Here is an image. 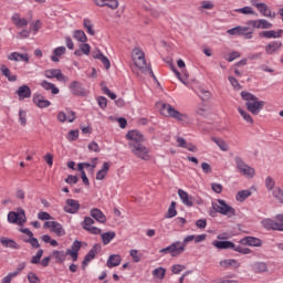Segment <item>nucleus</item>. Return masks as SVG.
Wrapping results in <instances>:
<instances>
[{
	"instance_id": "f257e3e1",
	"label": "nucleus",
	"mask_w": 283,
	"mask_h": 283,
	"mask_svg": "<svg viewBox=\"0 0 283 283\" xmlns=\"http://www.w3.org/2000/svg\"><path fill=\"white\" fill-rule=\"evenodd\" d=\"M126 138L128 142V147L132 151V154H134V156H136V158H140V160H151V155H149V148H147V146L143 145V143H145V136L143 135V133H140V130H129L126 134Z\"/></svg>"
},
{
	"instance_id": "f03ea898",
	"label": "nucleus",
	"mask_w": 283,
	"mask_h": 283,
	"mask_svg": "<svg viewBox=\"0 0 283 283\" xmlns=\"http://www.w3.org/2000/svg\"><path fill=\"white\" fill-rule=\"evenodd\" d=\"M132 56L136 67H138L142 74H148V76H151L154 81H158L154 74V71L151 70V64H147L145 53L140 49H134Z\"/></svg>"
},
{
	"instance_id": "7ed1b4c3",
	"label": "nucleus",
	"mask_w": 283,
	"mask_h": 283,
	"mask_svg": "<svg viewBox=\"0 0 283 283\" xmlns=\"http://www.w3.org/2000/svg\"><path fill=\"white\" fill-rule=\"evenodd\" d=\"M241 97L245 101L248 112H251L253 116H258V114L264 109V101H260L258 96L251 94L250 92L242 91Z\"/></svg>"
},
{
	"instance_id": "20e7f679",
	"label": "nucleus",
	"mask_w": 283,
	"mask_h": 283,
	"mask_svg": "<svg viewBox=\"0 0 283 283\" xmlns=\"http://www.w3.org/2000/svg\"><path fill=\"white\" fill-rule=\"evenodd\" d=\"M213 211H210V216L212 218L216 217V213H221L222 216H228V218H233L235 216V209L227 203V201L222 199H218L217 202H212Z\"/></svg>"
},
{
	"instance_id": "39448f33",
	"label": "nucleus",
	"mask_w": 283,
	"mask_h": 283,
	"mask_svg": "<svg viewBox=\"0 0 283 283\" xmlns=\"http://www.w3.org/2000/svg\"><path fill=\"white\" fill-rule=\"evenodd\" d=\"M160 114L167 116L168 118H175L178 123H185L189 117L174 108L170 104H163L160 108Z\"/></svg>"
},
{
	"instance_id": "423d86ee",
	"label": "nucleus",
	"mask_w": 283,
	"mask_h": 283,
	"mask_svg": "<svg viewBox=\"0 0 283 283\" xmlns=\"http://www.w3.org/2000/svg\"><path fill=\"white\" fill-rule=\"evenodd\" d=\"M212 244L216 247V249H231L232 251H237V253H241L242 255H249V253H251V249L243 248L242 245H235V243L231 241H213Z\"/></svg>"
},
{
	"instance_id": "0eeeda50",
	"label": "nucleus",
	"mask_w": 283,
	"mask_h": 283,
	"mask_svg": "<svg viewBox=\"0 0 283 283\" xmlns=\"http://www.w3.org/2000/svg\"><path fill=\"white\" fill-rule=\"evenodd\" d=\"M234 160L239 174H242V176H247V178H253V176H255V169L247 165V163L242 160V157H235Z\"/></svg>"
},
{
	"instance_id": "6e6552de",
	"label": "nucleus",
	"mask_w": 283,
	"mask_h": 283,
	"mask_svg": "<svg viewBox=\"0 0 283 283\" xmlns=\"http://www.w3.org/2000/svg\"><path fill=\"white\" fill-rule=\"evenodd\" d=\"M27 221L28 219L25 218V210L22 208H20L18 212L10 211L8 213V222H10V224H19L21 227L25 224Z\"/></svg>"
},
{
	"instance_id": "1a4fd4ad",
	"label": "nucleus",
	"mask_w": 283,
	"mask_h": 283,
	"mask_svg": "<svg viewBox=\"0 0 283 283\" xmlns=\"http://www.w3.org/2000/svg\"><path fill=\"white\" fill-rule=\"evenodd\" d=\"M159 253H170L171 258H178L185 253V248L180 247V241H175L167 248L159 250Z\"/></svg>"
},
{
	"instance_id": "9d476101",
	"label": "nucleus",
	"mask_w": 283,
	"mask_h": 283,
	"mask_svg": "<svg viewBox=\"0 0 283 283\" xmlns=\"http://www.w3.org/2000/svg\"><path fill=\"white\" fill-rule=\"evenodd\" d=\"M101 252V244H94L93 248L88 251V253L84 256L82 262V269L85 271L87 264H90L91 260H94L96 255Z\"/></svg>"
},
{
	"instance_id": "9b49d317",
	"label": "nucleus",
	"mask_w": 283,
	"mask_h": 283,
	"mask_svg": "<svg viewBox=\"0 0 283 283\" xmlns=\"http://www.w3.org/2000/svg\"><path fill=\"white\" fill-rule=\"evenodd\" d=\"M248 25L256 28V30H271V28H273V23L269 22L266 19L250 20Z\"/></svg>"
},
{
	"instance_id": "f8f14e48",
	"label": "nucleus",
	"mask_w": 283,
	"mask_h": 283,
	"mask_svg": "<svg viewBox=\"0 0 283 283\" xmlns=\"http://www.w3.org/2000/svg\"><path fill=\"white\" fill-rule=\"evenodd\" d=\"M69 87L74 96H87V94L85 93V88L78 81H73Z\"/></svg>"
},
{
	"instance_id": "ddd939ff",
	"label": "nucleus",
	"mask_w": 283,
	"mask_h": 283,
	"mask_svg": "<svg viewBox=\"0 0 283 283\" xmlns=\"http://www.w3.org/2000/svg\"><path fill=\"white\" fill-rule=\"evenodd\" d=\"M44 76L46 78H56L57 81H65V75L60 69H50L44 71Z\"/></svg>"
},
{
	"instance_id": "4468645a",
	"label": "nucleus",
	"mask_w": 283,
	"mask_h": 283,
	"mask_svg": "<svg viewBox=\"0 0 283 283\" xmlns=\"http://www.w3.org/2000/svg\"><path fill=\"white\" fill-rule=\"evenodd\" d=\"M81 209V203L74 199H67L64 206L65 213H76Z\"/></svg>"
},
{
	"instance_id": "2eb2a0df",
	"label": "nucleus",
	"mask_w": 283,
	"mask_h": 283,
	"mask_svg": "<svg viewBox=\"0 0 283 283\" xmlns=\"http://www.w3.org/2000/svg\"><path fill=\"white\" fill-rule=\"evenodd\" d=\"M283 30L280 29L277 31L270 30V31H261L259 33L260 39H282Z\"/></svg>"
},
{
	"instance_id": "dca6fc26",
	"label": "nucleus",
	"mask_w": 283,
	"mask_h": 283,
	"mask_svg": "<svg viewBox=\"0 0 283 283\" xmlns=\"http://www.w3.org/2000/svg\"><path fill=\"white\" fill-rule=\"evenodd\" d=\"M8 61H14L15 63L19 61H24V63H30V55L28 53H19L12 52L7 56Z\"/></svg>"
},
{
	"instance_id": "f3484780",
	"label": "nucleus",
	"mask_w": 283,
	"mask_h": 283,
	"mask_svg": "<svg viewBox=\"0 0 283 283\" xmlns=\"http://www.w3.org/2000/svg\"><path fill=\"white\" fill-rule=\"evenodd\" d=\"M11 21L15 28L21 30L22 28H28V20L25 18H21V14L19 13H13L11 17Z\"/></svg>"
},
{
	"instance_id": "a211bd4d",
	"label": "nucleus",
	"mask_w": 283,
	"mask_h": 283,
	"mask_svg": "<svg viewBox=\"0 0 283 283\" xmlns=\"http://www.w3.org/2000/svg\"><path fill=\"white\" fill-rule=\"evenodd\" d=\"M220 266H222V269H233L235 271L240 269L242 264L235 259H228L220 261Z\"/></svg>"
},
{
	"instance_id": "6ab92c4d",
	"label": "nucleus",
	"mask_w": 283,
	"mask_h": 283,
	"mask_svg": "<svg viewBox=\"0 0 283 283\" xmlns=\"http://www.w3.org/2000/svg\"><path fill=\"white\" fill-rule=\"evenodd\" d=\"M91 216L96 220V222H99L101 224H105L107 222V217H105V213L101 211L98 208H93L90 211Z\"/></svg>"
},
{
	"instance_id": "aec40b11",
	"label": "nucleus",
	"mask_w": 283,
	"mask_h": 283,
	"mask_svg": "<svg viewBox=\"0 0 283 283\" xmlns=\"http://www.w3.org/2000/svg\"><path fill=\"white\" fill-rule=\"evenodd\" d=\"M33 103L34 105H36V107H40L41 109H43L44 107H50V105L52 104L41 94L33 95Z\"/></svg>"
},
{
	"instance_id": "412c9836",
	"label": "nucleus",
	"mask_w": 283,
	"mask_h": 283,
	"mask_svg": "<svg viewBox=\"0 0 283 283\" xmlns=\"http://www.w3.org/2000/svg\"><path fill=\"white\" fill-rule=\"evenodd\" d=\"M240 244L244 247H260L262 244V240L254 237H245L240 240Z\"/></svg>"
},
{
	"instance_id": "4be33fe9",
	"label": "nucleus",
	"mask_w": 283,
	"mask_h": 283,
	"mask_svg": "<svg viewBox=\"0 0 283 283\" xmlns=\"http://www.w3.org/2000/svg\"><path fill=\"white\" fill-rule=\"evenodd\" d=\"M120 262H123L120 254H111L107 259L106 266L114 269V266H120Z\"/></svg>"
},
{
	"instance_id": "5701e85b",
	"label": "nucleus",
	"mask_w": 283,
	"mask_h": 283,
	"mask_svg": "<svg viewBox=\"0 0 283 283\" xmlns=\"http://www.w3.org/2000/svg\"><path fill=\"white\" fill-rule=\"evenodd\" d=\"M282 49V42L280 41H272L268 45H265V52L266 54H275V52H280Z\"/></svg>"
},
{
	"instance_id": "b1692460",
	"label": "nucleus",
	"mask_w": 283,
	"mask_h": 283,
	"mask_svg": "<svg viewBox=\"0 0 283 283\" xmlns=\"http://www.w3.org/2000/svg\"><path fill=\"white\" fill-rule=\"evenodd\" d=\"M17 94L19 96V101H23V98H30V96H32V90H30V86L24 84L18 88Z\"/></svg>"
},
{
	"instance_id": "393cba45",
	"label": "nucleus",
	"mask_w": 283,
	"mask_h": 283,
	"mask_svg": "<svg viewBox=\"0 0 283 283\" xmlns=\"http://www.w3.org/2000/svg\"><path fill=\"white\" fill-rule=\"evenodd\" d=\"M262 226L264 229L271 230L272 231H282L283 228L280 227V223L276 221H273V219H265L262 221Z\"/></svg>"
},
{
	"instance_id": "a878e982",
	"label": "nucleus",
	"mask_w": 283,
	"mask_h": 283,
	"mask_svg": "<svg viewBox=\"0 0 283 283\" xmlns=\"http://www.w3.org/2000/svg\"><path fill=\"white\" fill-rule=\"evenodd\" d=\"M93 59H97V61H101L105 70H109V67H112V63L109 62V59L105 56L103 53H101V51L93 53Z\"/></svg>"
},
{
	"instance_id": "bb28decb",
	"label": "nucleus",
	"mask_w": 283,
	"mask_h": 283,
	"mask_svg": "<svg viewBox=\"0 0 283 283\" xmlns=\"http://www.w3.org/2000/svg\"><path fill=\"white\" fill-rule=\"evenodd\" d=\"M178 196L186 207H193V201H191V197L187 191L178 189Z\"/></svg>"
},
{
	"instance_id": "cd10ccee",
	"label": "nucleus",
	"mask_w": 283,
	"mask_h": 283,
	"mask_svg": "<svg viewBox=\"0 0 283 283\" xmlns=\"http://www.w3.org/2000/svg\"><path fill=\"white\" fill-rule=\"evenodd\" d=\"M0 243L2 244V247H6V249H21V245H19L17 241L8 239L6 237H2L0 239Z\"/></svg>"
},
{
	"instance_id": "c85d7f7f",
	"label": "nucleus",
	"mask_w": 283,
	"mask_h": 283,
	"mask_svg": "<svg viewBox=\"0 0 283 283\" xmlns=\"http://www.w3.org/2000/svg\"><path fill=\"white\" fill-rule=\"evenodd\" d=\"M52 258L55 259V263H56V264H63V263L65 262V260H66L67 256H66L65 251L55 250V251H53V253H52Z\"/></svg>"
},
{
	"instance_id": "c756f323",
	"label": "nucleus",
	"mask_w": 283,
	"mask_h": 283,
	"mask_svg": "<svg viewBox=\"0 0 283 283\" xmlns=\"http://www.w3.org/2000/svg\"><path fill=\"white\" fill-rule=\"evenodd\" d=\"M41 87H43V90H45L46 92H52V94H59V87H56V85H54L53 83H50L48 81H42L40 83Z\"/></svg>"
},
{
	"instance_id": "7c9ffc66",
	"label": "nucleus",
	"mask_w": 283,
	"mask_h": 283,
	"mask_svg": "<svg viewBox=\"0 0 283 283\" xmlns=\"http://www.w3.org/2000/svg\"><path fill=\"white\" fill-rule=\"evenodd\" d=\"M51 231L56 234L59 238L65 235V229H63V226L56 221H53V224L51 227Z\"/></svg>"
},
{
	"instance_id": "2f4dec72",
	"label": "nucleus",
	"mask_w": 283,
	"mask_h": 283,
	"mask_svg": "<svg viewBox=\"0 0 283 283\" xmlns=\"http://www.w3.org/2000/svg\"><path fill=\"white\" fill-rule=\"evenodd\" d=\"M109 171V163L105 161L101 170L96 174V180H105V176Z\"/></svg>"
},
{
	"instance_id": "473e14b6",
	"label": "nucleus",
	"mask_w": 283,
	"mask_h": 283,
	"mask_svg": "<svg viewBox=\"0 0 283 283\" xmlns=\"http://www.w3.org/2000/svg\"><path fill=\"white\" fill-rule=\"evenodd\" d=\"M0 72L2 73L3 76H6V78H8V81L10 82L17 81V75H12V72H10V69H8L6 64H2L0 66Z\"/></svg>"
},
{
	"instance_id": "72a5a7b5",
	"label": "nucleus",
	"mask_w": 283,
	"mask_h": 283,
	"mask_svg": "<svg viewBox=\"0 0 283 283\" xmlns=\"http://www.w3.org/2000/svg\"><path fill=\"white\" fill-rule=\"evenodd\" d=\"M63 54H65V46L54 49L51 61H53V63H59V56H63Z\"/></svg>"
},
{
	"instance_id": "f704fd0d",
	"label": "nucleus",
	"mask_w": 283,
	"mask_h": 283,
	"mask_svg": "<svg viewBox=\"0 0 283 283\" xmlns=\"http://www.w3.org/2000/svg\"><path fill=\"white\" fill-rule=\"evenodd\" d=\"M101 238H102L103 244H105V245L109 244V242H112L113 239L116 238V232H114V231L104 232V233H102Z\"/></svg>"
},
{
	"instance_id": "c9c22d12",
	"label": "nucleus",
	"mask_w": 283,
	"mask_h": 283,
	"mask_svg": "<svg viewBox=\"0 0 283 283\" xmlns=\"http://www.w3.org/2000/svg\"><path fill=\"white\" fill-rule=\"evenodd\" d=\"M73 36L80 43H86L87 42V35L85 34V31H83V30H75L73 32Z\"/></svg>"
},
{
	"instance_id": "e433bc0d",
	"label": "nucleus",
	"mask_w": 283,
	"mask_h": 283,
	"mask_svg": "<svg viewBox=\"0 0 283 283\" xmlns=\"http://www.w3.org/2000/svg\"><path fill=\"white\" fill-rule=\"evenodd\" d=\"M254 273H269V265L265 262H256L254 264Z\"/></svg>"
},
{
	"instance_id": "4c0bfd02",
	"label": "nucleus",
	"mask_w": 283,
	"mask_h": 283,
	"mask_svg": "<svg viewBox=\"0 0 283 283\" xmlns=\"http://www.w3.org/2000/svg\"><path fill=\"white\" fill-rule=\"evenodd\" d=\"M251 193V190H241L237 193L235 199L238 202H244V200H247V198H249Z\"/></svg>"
},
{
	"instance_id": "58836bf2",
	"label": "nucleus",
	"mask_w": 283,
	"mask_h": 283,
	"mask_svg": "<svg viewBox=\"0 0 283 283\" xmlns=\"http://www.w3.org/2000/svg\"><path fill=\"white\" fill-rule=\"evenodd\" d=\"M178 211L176 210V201H171L165 218H176Z\"/></svg>"
},
{
	"instance_id": "ea45409f",
	"label": "nucleus",
	"mask_w": 283,
	"mask_h": 283,
	"mask_svg": "<svg viewBox=\"0 0 283 283\" xmlns=\"http://www.w3.org/2000/svg\"><path fill=\"white\" fill-rule=\"evenodd\" d=\"M83 25L87 31V34H91V36H94V34H96V31H94V25L92 24V21L90 19H85Z\"/></svg>"
},
{
	"instance_id": "a19ab883",
	"label": "nucleus",
	"mask_w": 283,
	"mask_h": 283,
	"mask_svg": "<svg viewBox=\"0 0 283 283\" xmlns=\"http://www.w3.org/2000/svg\"><path fill=\"white\" fill-rule=\"evenodd\" d=\"M273 198H275V200H279V202H281V205H283V189L280 187H275L273 189L272 192Z\"/></svg>"
},
{
	"instance_id": "79ce46f5",
	"label": "nucleus",
	"mask_w": 283,
	"mask_h": 283,
	"mask_svg": "<svg viewBox=\"0 0 283 283\" xmlns=\"http://www.w3.org/2000/svg\"><path fill=\"white\" fill-rule=\"evenodd\" d=\"M23 242H27V244H31L33 249H40L41 243H39V239L34 238V235L29 237V239H24Z\"/></svg>"
},
{
	"instance_id": "37998d69",
	"label": "nucleus",
	"mask_w": 283,
	"mask_h": 283,
	"mask_svg": "<svg viewBox=\"0 0 283 283\" xmlns=\"http://www.w3.org/2000/svg\"><path fill=\"white\" fill-rule=\"evenodd\" d=\"M212 142L218 145L221 151H229V145L224 140L212 137Z\"/></svg>"
},
{
	"instance_id": "c03bdc74",
	"label": "nucleus",
	"mask_w": 283,
	"mask_h": 283,
	"mask_svg": "<svg viewBox=\"0 0 283 283\" xmlns=\"http://www.w3.org/2000/svg\"><path fill=\"white\" fill-rule=\"evenodd\" d=\"M238 112L242 116L243 120H247V123H251V125H253V117H251L247 111L239 107Z\"/></svg>"
},
{
	"instance_id": "a18cd8bd",
	"label": "nucleus",
	"mask_w": 283,
	"mask_h": 283,
	"mask_svg": "<svg viewBox=\"0 0 283 283\" xmlns=\"http://www.w3.org/2000/svg\"><path fill=\"white\" fill-rule=\"evenodd\" d=\"M167 273V270H165L164 268H157L153 271V275L155 277H158L159 280H164L165 275Z\"/></svg>"
},
{
	"instance_id": "49530a36",
	"label": "nucleus",
	"mask_w": 283,
	"mask_h": 283,
	"mask_svg": "<svg viewBox=\"0 0 283 283\" xmlns=\"http://www.w3.org/2000/svg\"><path fill=\"white\" fill-rule=\"evenodd\" d=\"M41 258H43V249L36 251V254L31 258V263L41 264Z\"/></svg>"
},
{
	"instance_id": "de8ad7c7",
	"label": "nucleus",
	"mask_w": 283,
	"mask_h": 283,
	"mask_svg": "<svg viewBox=\"0 0 283 283\" xmlns=\"http://www.w3.org/2000/svg\"><path fill=\"white\" fill-rule=\"evenodd\" d=\"M249 28L235 27L233 29L228 30V34L235 36V34H242V32H247Z\"/></svg>"
},
{
	"instance_id": "09e8293b",
	"label": "nucleus",
	"mask_w": 283,
	"mask_h": 283,
	"mask_svg": "<svg viewBox=\"0 0 283 283\" xmlns=\"http://www.w3.org/2000/svg\"><path fill=\"white\" fill-rule=\"evenodd\" d=\"M195 239H196V235L190 234L186 237L182 242L179 241V247H182L185 252L187 250V244H189V242H193Z\"/></svg>"
},
{
	"instance_id": "8fccbe9b",
	"label": "nucleus",
	"mask_w": 283,
	"mask_h": 283,
	"mask_svg": "<svg viewBox=\"0 0 283 283\" xmlns=\"http://www.w3.org/2000/svg\"><path fill=\"white\" fill-rule=\"evenodd\" d=\"M19 122H20V125H22V127H25V125H28L27 113L23 109L19 111Z\"/></svg>"
},
{
	"instance_id": "3c124183",
	"label": "nucleus",
	"mask_w": 283,
	"mask_h": 283,
	"mask_svg": "<svg viewBox=\"0 0 283 283\" xmlns=\"http://www.w3.org/2000/svg\"><path fill=\"white\" fill-rule=\"evenodd\" d=\"M256 9L261 12L263 17H265V14H269V12L271 11V9H269V6H266V3L264 2L256 4Z\"/></svg>"
},
{
	"instance_id": "603ef678",
	"label": "nucleus",
	"mask_w": 283,
	"mask_h": 283,
	"mask_svg": "<svg viewBox=\"0 0 283 283\" xmlns=\"http://www.w3.org/2000/svg\"><path fill=\"white\" fill-rule=\"evenodd\" d=\"M93 224H94V219H92L91 217H85L84 221L82 222V228L86 230L93 227Z\"/></svg>"
},
{
	"instance_id": "864d4df0",
	"label": "nucleus",
	"mask_w": 283,
	"mask_h": 283,
	"mask_svg": "<svg viewBox=\"0 0 283 283\" xmlns=\"http://www.w3.org/2000/svg\"><path fill=\"white\" fill-rule=\"evenodd\" d=\"M265 187L269 191H272L273 193V189H275V180H273V178L271 177H266Z\"/></svg>"
},
{
	"instance_id": "5fc2aeb1",
	"label": "nucleus",
	"mask_w": 283,
	"mask_h": 283,
	"mask_svg": "<svg viewBox=\"0 0 283 283\" xmlns=\"http://www.w3.org/2000/svg\"><path fill=\"white\" fill-rule=\"evenodd\" d=\"M213 8H216V4H213V2L202 1L201 7L199 8V10H213Z\"/></svg>"
},
{
	"instance_id": "6e6d98bb",
	"label": "nucleus",
	"mask_w": 283,
	"mask_h": 283,
	"mask_svg": "<svg viewBox=\"0 0 283 283\" xmlns=\"http://www.w3.org/2000/svg\"><path fill=\"white\" fill-rule=\"evenodd\" d=\"M185 269H187V266H185L182 264H176V265H172L171 271L175 275H178V274L182 273V271H185Z\"/></svg>"
},
{
	"instance_id": "4d7b16f0",
	"label": "nucleus",
	"mask_w": 283,
	"mask_h": 283,
	"mask_svg": "<svg viewBox=\"0 0 283 283\" xmlns=\"http://www.w3.org/2000/svg\"><path fill=\"white\" fill-rule=\"evenodd\" d=\"M198 95L201 98V101H209L211 98V93L209 91L200 90Z\"/></svg>"
},
{
	"instance_id": "13d9d810",
	"label": "nucleus",
	"mask_w": 283,
	"mask_h": 283,
	"mask_svg": "<svg viewBox=\"0 0 283 283\" xmlns=\"http://www.w3.org/2000/svg\"><path fill=\"white\" fill-rule=\"evenodd\" d=\"M103 94H106V96L111 97L112 101H116V95L107 86H102Z\"/></svg>"
},
{
	"instance_id": "bf43d9fd",
	"label": "nucleus",
	"mask_w": 283,
	"mask_h": 283,
	"mask_svg": "<svg viewBox=\"0 0 283 283\" xmlns=\"http://www.w3.org/2000/svg\"><path fill=\"white\" fill-rule=\"evenodd\" d=\"M28 281L30 283H41V280L34 274V272H29Z\"/></svg>"
},
{
	"instance_id": "052dcab7",
	"label": "nucleus",
	"mask_w": 283,
	"mask_h": 283,
	"mask_svg": "<svg viewBox=\"0 0 283 283\" xmlns=\"http://www.w3.org/2000/svg\"><path fill=\"white\" fill-rule=\"evenodd\" d=\"M76 138H78V129L70 130L67 134V140L72 142L76 140Z\"/></svg>"
},
{
	"instance_id": "680f3d73",
	"label": "nucleus",
	"mask_w": 283,
	"mask_h": 283,
	"mask_svg": "<svg viewBox=\"0 0 283 283\" xmlns=\"http://www.w3.org/2000/svg\"><path fill=\"white\" fill-rule=\"evenodd\" d=\"M80 50L83 54L90 55L92 48L90 46V44L83 43L80 45Z\"/></svg>"
},
{
	"instance_id": "e2e57ef3",
	"label": "nucleus",
	"mask_w": 283,
	"mask_h": 283,
	"mask_svg": "<svg viewBox=\"0 0 283 283\" xmlns=\"http://www.w3.org/2000/svg\"><path fill=\"white\" fill-rule=\"evenodd\" d=\"M235 12H241V14H253V9L251 7H243L241 9H237Z\"/></svg>"
},
{
	"instance_id": "0e129e2a",
	"label": "nucleus",
	"mask_w": 283,
	"mask_h": 283,
	"mask_svg": "<svg viewBox=\"0 0 283 283\" xmlns=\"http://www.w3.org/2000/svg\"><path fill=\"white\" fill-rule=\"evenodd\" d=\"M65 182L67 185H76V182H78V177L73 176V175H69L67 178L65 179Z\"/></svg>"
},
{
	"instance_id": "69168bd1",
	"label": "nucleus",
	"mask_w": 283,
	"mask_h": 283,
	"mask_svg": "<svg viewBox=\"0 0 283 283\" xmlns=\"http://www.w3.org/2000/svg\"><path fill=\"white\" fill-rule=\"evenodd\" d=\"M108 2H106L105 6H107V8H111V10H117L118 9V0H107Z\"/></svg>"
},
{
	"instance_id": "338daca9",
	"label": "nucleus",
	"mask_w": 283,
	"mask_h": 283,
	"mask_svg": "<svg viewBox=\"0 0 283 283\" xmlns=\"http://www.w3.org/2000/svg\"><path fill=\"white\" fill-rule=\"evenodd\" d=\"M97 103L102 109H105V107H107V98L106 97H103V96L97 97Z\"/></svg>"
},
{
	"instance_id": "774afa93",
	"label": "nucleus",
	"mask_w": 283,
	"mask_h": 283,
	"mask_svg": "<svg viewBox=\"0 0 283 283\" xmlns=\"http://www.w3.org/2000/svg\"><path fill=\"white\" fill-rule=\"evenodd\" d=\"M88 149L90 151H95V154H98V151H101V148L98 147V143L96 142H92L91 144H88Z\"/></svg>"
}]
</instances>
